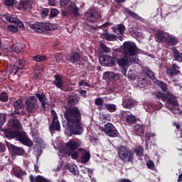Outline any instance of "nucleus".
<instances>
[{"label":"nucleus","instance_id":"56","mask_svg":"<svg viewBox=\"0 0 182 182\" xmlns=\"http://www.w3.org/2000/svg\"><path fill=\"white\" fill-rule=\"evenodd\" d=\"M83 27H84V29H85V31H87L88 32H92V31H93V27H92L87 23H85L83 24Z\"/></svg>","mask_w":182,"mask_h":182},{"label":"nucleus","instance_id":"15","mask_svg":"<svg viewBox=\"0 0 182 182\" xmlns=\"http://www.w3.org/2000/svg\"><path fill=\"white\" fill-rule=\"evenodd\" d=\"M4 136L9 140H12V139H16L18 132L14 129L13 128H4L3 129Z\"/></svg>","mask_w":182,"mask_h":182},{"label":"nucleus","instance_id":"18","mask_svg":"<svg viewBox=\"0 0 182 182\" xmlns=\"http://www.w3.org/2000/svg\"><path fill=\"white\" fill-rule=\"evenodd\" d=\"M122 117H123V120L125 119L126 123L128 124H136V123H137V119H136V116L128 114L127 112L122 113Z\"/></svg>","mask_w":182,"mask_h":182},{"label":"nucleus","instance_id":"53","mask_svg":"<svg viewBox=\"0 0 182 182\" xmlns=\"http://www.w3.org/2000/svg\"><path fill=\"white\" fill-rule=\"evenodd\" d=\"M8 28L10 32H14V33L18 32V27L16 26V24L9 26Z\"/></svg>","mask_w":182,"mask_h":182},{"label":"nucleus","instance_id":"33","mask_svg":"<svg viewBox=\"0 0 182 182\" xmlns=\"http://www.w3.org/2000/svg\"><path fill=\"white\" fill-rule=\"evenodd\" d=\"M102 110H107L110 113H114L116 110V105L105 103L102 107Z\"/></svg>","mask_w":182,"mask_h":182},{"label":"nucleus","instance_id":"20","mask_svg":"<svg viewBox=\"0 0 182 182\" xmlns=\"http://www.w3.org/2000/svg\"><path fill=\"white\" fill-rule=\"evenodd\" d=\"M144 129H146L144 124H136L134 127V133L136 136L141 137V140H143V136H144Z\"/></svg>","mask_w":182,"mask_h":182},{"label":"nucleus","instance_id":"16","mask_svg":"<svg viewBox=\"0 0 182 182\" xmlns=\"http://www.w3.org/2000/svg\"><path fill=\"white\" fill-rule=\"evenodd\" d=\"M54 80L52 82L53 85L57 87V89H60V90H63V85H65V81H63V78L62 77V75L55 74L54 75Z\"/></svg>","mask_w":182,"mask_h":182},{"label":"nucleus","instance_id":"10","mask_svg":"<svg viewBox=\"0 0 182 182\" xmlns=\"http://www.w3.org/2000/svg\"><path fill=\"white\" fill-rule=\"evenodd\" d=\"M51 114L53 116V119L51 121V124L49 126V130L51 133L53 132H60V122L58 119V114H56V111L54 109H51Z\"/></svg>","mask_w":182,"mask_h":182},{"label":"nucleus","instance_id":"29","mask_svg":"<svg viewBox=\"0 0 182 182\" xmlns=\"http://www.w3.org/2000/svg\"><path fill=\"white\" fill-rule=\"evenodd\" d=\"M79 60H80V53L76 51L71 53L70 55V62L75 65V63H76V62H79Z\"/></svg>","mask_w":182,"mask_h":182},{"label":"nucleus","instance_id":"26","mask_svg":"<svg viewBox=\"0 0 182 182\" xmlns=\"http://www.w3.org/2000/svg\"><path fill=\"white\" fill-rule=\"evenodd\" d=\"M178 39L177 38L168 34L166 43V45H168L169 46H176V45H178Z\"/></svg>","mask_w":182,"mask_h":182},{"label":"nucleus","instance_id":"35","mask_svg":"<svg viewBox=\"0 0 182 182\" xmlns=\"http://www.w3.org/2000/svg\"><path fill=\"white\" fill-rule=\"evenodd\" d=\"M115 2H117V5H112V6L110 9L111 12H117L119 9H120V6H122V4L123 2H124L126 0H114Z\"/></svg>","mask_w":182,"mask_h":182},{"label":"nucleus","instance_id":"32","mask_svg":"<svg viewBox=\"0 0 182 182\" xmlns=\"http://www.w3.org/2000/svg\"><path fill=\"white\" fill-rule=\"evenodd\" d=\"M9 125L13 129H21V122L16 119H10Z\"/></svg>","mask_w":182,"mask_h":182},{"label":"nucleus","instance_id":"11","mask_svg":"<svg viewBox=\"0 0 182 182\" xmlns=\"http://www.w3.org/2000/svg\"><path fill=\"white\" fill-rule=\"evenodd\" d=\"M103 131L109 137H118L119 134L116 127L112 123H107Z\"/></svg>","mask_w":182,"mask_h":182},{"label":"nucleus","instance_id":"25","mask_svg":"<svg viewBox=\"0 0 182 182\" xmlns=\"http://www.w3.org/2000/svg\"><path fill=\"white\" fill-rule=\"evenodd\" d=\"M66 146H67L68 149H70V150H71V151H73L76 150V149H79V147L80 146V142L73 141V140H70L66 144Z\"/></svg>","mask_w":182,"mask_h":182},{"label":"nucleus","instance_id":"24","mask_svg":"<svg viewBox=\"0 0 182 182\" xmlns=\"http://www.w3.org/2000/svg\"><path fill=\"white\" fill-rule=\"evenodd\" d=\"M11 49L13 52H16V53H21L23 52L25 45L22 44V43H16L11 46Z\"/></svg>","mask_w":182,"mask_h":182},{"label":"nucleus","instance_id":"12","mask_svg":"<svg viewBox=\"0 0 182 182\" xmlns=\"http://www.w3.org/2000/svg\"><path fill=\"white\" fill-rule=\"evenodd\" d=\"M6 146L10 153L14 156H23L25 154V149L22 147L16 146L8 142H6Z\"/></svg>","mask_w":182,"mask_h":182},{"label":"nucleus","instance_id":"22","mask_svg":"<svg viewBox=\"0 0 182 182\" xmlns=\"http://www.w3.org/2000/svg\"><path fill=\"white\" fill-rule=\"evenodd\" d=\"M103 79L107 82H114L119 79V77L113 72H105L103 75Z\"/></svg>","mask_w":182,"mask_h":182},{"label":"nucleus","instance_id":"1","mask_svg":"<svg viewBox=\"0 0 182 182\" xmlns=\"http://www.w3.org/2000/svg\"><path fill=\"white\" fill-rule=\"evenodd\" d=\"M80 97L77 93H72L68 97L69 107H65L64 117L66 120L63 122V127L69 130L71 135L80 136L83 133V124H82V112L76 104L79 103Z\"/></svg>","mask_w":182,"mask_h":182},{"label":"nucleus","instance_id":"48","mask_svg":"<svg viewBox=\"0 0 182 182\" xmlns=\"http://www.w3.org/2000/svg\"><path fill=\"white\" fill-rule=\"evenodd\" d=\"M104 103H105V101H103V99L100 97L95 99V105H96V106H103Z\"/></svg>","mask_w":182,"mask_h":182},{"label":"nucleus","instance_id":"37","mask_svg":"<svg viewBox=\"0 0 182 182\" xmlns=\"http://www.w3.org/2000/svg\"><path fill=\"white\" fill-rule=\"evenodd\" d=\"M102 36L103 39L108 41H113L116 39V36L114 34H110L109 33H102Z\"/></svg>","mask_w":182,"mask_h":182},{"label":"nucleus","instance_id":"58","mask_svg":"<svg viewBox=\"0 0 182 182\" xmlns=\"http://www.w3.org/2000/svg\"><path fill=\"white\" fill-rule=\"evenodd\" d=\"M80 96H81V97H87V91L85 90H81L80 91Z\"/></svg>","mask_w":182,"mask_h":182},{"label":"nucleus","instance_id":"50","mask_svg":"<svg viewBox=\"0 0 182 182\" xmlns=\"http://www.w3.org/2000/svg\"><path fill=\"white\" fill-rule=\"evenodd\" d=\"M41 15L42 18L45 19V18H48V15H49V9H44L41 11Z\"/></svg>","mask_w":182,"mask_h":182},{"label":"nucleus","instance_id":"45","mask_svg":"<svg viewBox=\"0 0 182 182\" xmlns=\"http://www.w3.org/2000/svg\"><path fill=\"white\" fill-rule=\"evenodd\" d=\"M117 30L120 33V35H123L126 31V26L123 23H119L117 25Z\"/></svg>","mask_w":182,"mask_h":182},{"label":"nucleus","instance_id":"40","mask_svg":"<svg viewBox=\"0 0 182 182\" xmlns=\"http://www.w3.org/2000/svg\"><path fill=\"white\" fill-rule=\"evenodd\" d=\"M144 73H145L146 76L152 79L153 82H154V79H157L156 77V75H155L154 73L149 68L144 70Z\"/></svg>","mask_w":182,"mask_h":182},{"label":"nucleus","instance_id":"43","mask_svg":"<svg viewBox=\"0 0 182 182\" xmlns=\"http://www.w3.org/2000/svg\"><path fill=\"white\" fill-rule=\"evenodd\" d=\"M8 93L3 92L0 94V102H3L4 103H6L9 100Z\"/></svg>","mask_w":182,"mask_h":182},{"label":"nucleus","instance_id":"44","mask_svg":"<svg viewBox=\"0 0 182 182\" xmlns=\"http://www.w3.org/2000/svg\"><path fill=\"white\" fill-rule=\"evenodd\" d=\"M34 97H37V99H38L40 103H42V102L46 101V96L43 93H42V94L36 93Z\"/></svg>","mask_w":182,"mask_h":182},{"label":"nucleus","instance_id":"59","mask_svg":"<svg viewBox=\"0 0 182 182\" xmlns=\"http://www.w3.org/2000/svg\"><path fill=\"white\" fill-rule=\"evenodd\" d=\"M78 157L79 154L77 153V151H73V153L71 154V159H73V160H76Z\"/></svg>","mask_w":182,"mask_h":182},{"label":"nucleus","instance_id":"27","mask_svg":"<svg viewBox=\"0 0 182 182\" xmlns=\"http://www.w3.org/2000/svg\"><path fill=\"white\" fill-rule=\"evenodd\" d=\"M68 168L70 173H71V174H73V176H79V174H80V172L79 171V168H77V166L75 164H69L68 165Z\"/></svg>","mask_w":182,"mask_h":182},{"label":"nucleus","instance_id":"6","mask_svg":"<svg viewBox=\"0 0 182 182\" xmlns=\"http://www.w3.org/2000/svg\"><path fill=\"white\" fill-rule=\"evenodd\" d=\"M26 66V61L23 59L17 60L13 66L10 68V75L12 76H21L23 72H22L23 69H25Z\"/></svg>","mask_w":182,"mask_h":182},{"label":"nucleus","instance_id":"61","mask_svg":"<svg viewBox=\"0 0 182 182\" xmlns=\"http://www.w3.org/2000/svg\"><path fill=\"white\" fill-rule=\"evenodd\" d=\"M113 23L109 22H105L104 24L100 26V29H103V28H109V26H112Z\"/></svg>","mask_w":182,"mask_h":182},{"label":"nucleus","instance_id":"55","mask_svg":"<svg viewBox=\"0 0 182 182\" xmlns=\"http://www.w3.org/2000/svg\"><path fill=\"white\" fill-rule=\"evenodd\" d=\"M146 167L148 168H149L150 170H154V163L153 162V161H149L147 163H146Z\"/></svg>","mask_w":182,"mask_h":182},{"label":"nucleus","instance_id":"47","mask_svg":"<svg viewBox=\"0 0 182 182\" xmlns=\"http://www.w3.org/2000/svg\"><path fill=\"white\" fill-rule=\"evenodd\" d=\"M58 14H59L58 9H52L50 12L49 18H55L58 16Z\"/></svg>","mask_w":182,"mask_h":182},{"label":"nucleus","instance_id":"63","mask_svg":"<svg viewBox=\"0 0 182 182\" xmlns=\"http://www.w3.org/2000/svg\"><path fill=\"white\" fill-rule=\"evenodd\" d=\"M69 2H70V0H60V4L61 6H66V5H68V4H69Z\"/></svg>","mask_w":182,"mask_h":182},{"label":"nucleus","instance_id":"49","mask_svg":"<svg viewBox=\"0 0 182 182\" xmlns=\"http://www.w3.org/2000/svg\"><path fill=\"white\" fill-rule=\"evenodd\" d=\"M6 120V117L4 114H0V129L5 124V121Z\"/></svg>","mask_w":182,"mask_h":182},{"label":"nucleus","instance_id":"42","mask_svg":"<svg viewBox=\"0 0 182 182\" xmlns=\"http://www.w3.org/2000/svg\"><path fill=\"white\" fill-rule=\"evenodd\" d=\"M33 60L36 62H45V60H48V57L46 55H37L33 58Z\"/></svg>","mask_w":182,"mask_h":182},{"label":"nucleus","instance_id":"2","mask_svg":"<svg viewBox=\"0 0 182 182\" xmlns=\"http://www.w3.org/2000/svg\"><path fill=\"white\" fill-rule=\"evenodd\" d=\"M127 58V56L124 55V57L119 59L116 57H112L107 55H101L100 57V62L105 65V66H114V65L117 63L119 68H129L130 66V63Z\"/></svg>","mask_w":182,"mask_h":182},{"label":"nucleus","instance_id":"52","mask_svg":"<svg viewBox=\"0 0 182 182\" xmlns=\"http://www.w3.org/2000/svg\"><path fill=\"white\" fill-rule=\"evenodd\" d=\"M36 182H49V180L46 179V178H44L41 175H38L36 176Z\"/></svg>","mask_w":182,"mask_h":182},{"label":"nucleus","instance_id":"46","mask_svg":"<svg viewBox=\"0 0 182 182\" xmlns=\"http://www.w3.org/2000/svg\"><path fill=\"white\" fill-rule=\"evenodd\" d=\"M128 58H129L128 60L129 62V65H133V63H139V58H137V56L136 55H132Z\"/></svg>","mask_w":182,"mask_h":182},{"label":"nucleus","instance_id":"64","mask_svg":"<svg viewBox=\"0 0 182 182\" xmlns=\"http://www.w3.org/2000/svg\"><path fill=\"white\" fill-rule=\"evenodd\" d=\"M162 107H163V104L161 103H159V105L157 104L154 105V110H160V109H161Z\"/></svg>","mask_w":182,"mask_h":182},{"label":"nucleus","instance_id":"57","mask_svg":"<svg viewBox=\"0 0 182 182\" xmlns=\"http://www.w3.org/2000/svg\"><path fill=\"white\" fill-rule=\"evenodd\" d=\"M101 49H102L103 52H110V48L107 47L105 44L102 43L100 45Z\"/></svg>","mask_w":182,"mask_h":182},{"label":"nucleus","instance_id":"36","mask_svg":"<svg viewBox=\"0 0 182 182\" xmlns=\"http://www.w3.org/2000/svg\"><path fill=\"white\" fill-rule=\"evenodd\" d=\"M4 19H6V21H8V22H11V23L14 24H16V22H18V21L19 20L18 17H16V16H9L8 14L4 15Z\"/></svg>","mask_w":182,"mask_h":182},{"label":"nucleus","instance_id":"34","mask_svg":"<svg viewBox=\"0 0 182 182\" xmlns=\"http://www.w3.org/2000/svg\"><path fill=\"white\" fill-rule=\"evenodd\" d=\"M154 83L159 86L160 89H161L162 92H166L168 89L167 83L160 81L157 79L154 80Z\"/></svg>","mask_w":182,"mask_h":182},{"label":"nucleus","instance_id":"19","mask_svg":"<svg viewBox=\"0 0 182 182\" xmlns=\"http://www.w3.org/2000/svg\"><path fill=\"white\" fill-rule=\"evenodd\" d=\"M122 105L124 109H132L134 107V100L130 97H125L122 99Z\"/></svg>","mask_w":182,"mask_h":182},{"label":"nucleus","instance_id":"13","mask_svg":"<svg viewBox=\"0 0 182 182\" xmlns=\"http://www.w3.org/2000/svg\"><path fill=\"white\" fill-rule=\"evenodd\" d=\"M16 139H18L20 143L27 146V147H32L33 146V142L25 134L18 132Z\"/></svg>","mask_w":182,"mask_h":182},{"label":"nucleus","instance_id":"8","mask_svg":"<svg viewBox=\"0 0 182 182\" xmlns=\"http://www.w3.org/2000/svg\"><path fill=\"white\" fill-rule=\"evenodd\" d=\"M38 100L35 96H31L26 100V109L28 113H36L38 110Z\"/></svg>","mask_w":182,"mask_h":182},{"label":"nucleus","instance_id":"14","mask_svg":"<svg viewBox=\"0 0 182 182\" xmlns=\"http://www.w3.org/2000/svg\"><path fill=\"white\" fill-rule=\"evenodd\" d=\"M180 73V66L176 63H172L166 70V75H168L171 77H174Z\"/></svg>","mask_w":182,"mask_h":182},{"label":"nucleus","instance_id":"3","mask_svg":"<svg viewBox=\"0 0 182 182\" xmlns=\"http://www.w3.org/2000/svg\"><path fill=\"white\" fill-rule=\"evenodd\" d=\"M154 96L158 100H164L165 102H167L168 105H171L172 106L171 111L173 114H176V110H178V101H177V97L170 91L166 92V93L156 92L154 93Z\"/></svg>","mask_w":182,"mask_h":182},{"label":"nucleus","instance_id":"39","mask_svg":"<svg viewBox=\"0 0 182 182\" xmlns=\"http://www.w3.org/2000/svg\"><path fill=\"white\" fill-rule=\"evenodd\" d=\"M21 6L24 11H31V9H32V4H31V1L28 0L22 1Z\"/></svg>","mask_w":182,"mask_h":182},{"label":"nucleus","instance_id":"54","mask_svg":"<svg viewBox=\"0 0 182 182\" xmlns=\"http://www.w3.org/2000/svg\"><path fill=\"white\" fill-rule=\"evenodd\" d=\"M151 137H153V134H150V133H146L145 134V141L146 143H152Z\"/></svg>","mask_w":182,"mask_h":182},{"label":"nucleus","instance_id":"7","mask_svg":"<svg viewBox=\"0 0 182 182\" xmlns=\"http://www.w3.org/2000/svg\"><path fill=\"white\" fill-rule=\"evenodd\" d=\"M123 52L125 56L130 58V56H136V54L139 52V49L136 43L132 41H127L123 44Z\"/></svg>","mask_w":182,"mask_h":182},{"label":"nucleus","instance_id":"51","mask_svg":"<svg viewBox=\"0 0 182 182\" xmlns=\"http://www.w3.org/2000/svg\"><path fill=\"white\" fill-rule=\"evenodd\" d=\"M127 76H128L129 79H131V80H134V79H136V77L134 72H133V70H129V71H128Z\"/></svg>","mask_w":182,"mask_h":182},{"label":"nucleus","instance_id":"4","mask_svg":"<svg viewBox=\"0 0 182 182\" xmlns=\"http://www.w3.org/2000/svg\"><path fill=\"white\" fill-rule=\"evenodd\" d=\"M27 26L37 33H43V32H53L58 29V26L51 23L34 22L30 21L27 23Z\"/></svg>","mask_w":182,"mask_h":182},{"label":"nucleus","instance_id":"38","mask_svg":"<svg viewBox=\"0 0 182 182\" xmlns=\"http://www.w3.org/2000/svg\"><path fill=\"white\" fill-rule=\"evenodd\" d=\"M134 151L137 157H143V154L144 153V149H143V146H139L135 148Z\"/></svg>","mask_w":182,"mask_h":182},{"label":"nucleus","instance_id":"5","mask_svg":"<svg viewBox=\"0 0 182 182\" xmlns=\"http://www.w3.org/2000/svg\"><path fill=\"white\" fill-rule=\"evenodd\" d=\"M118 157L121 159L124 163H129L133 161L134 159V154L130 150V149L122 146L118 149Z\"/></svg>","mask_w":182,"mask_h":182},{"label":"nucleus","instance_id":"30","mask_svg":"<svg viewBox=\"0 0 182 182\" xmlns=\"http://www.w3.org/2000/svg\"><path fill=\"white\" fill-rule=\"evenodd\" d=\"M90 160V151L85 150L81 156V162L83 164L89 163Z\"/></svg>","mask_w":182,"mask_h":182},{"label":"nucleus","instance_id":"21","mask_svg":"<svg viewBox=\"0 0 182 182\" xmlns=\"http://www.w3.org/2000/svg\"><path fill=\"white\" fill-rule=\"evenodd\" d=\"M171 52L173 53V60L175 62H178L179 63H181L182 62V53L178 51L177 48L176 46H173L171 48Z\"/></svg>","mask_w":182,"mask_h":182},{"label":"nucleus","instance_id":"9","mask_svg":"<svg viewBox=\"0 0 182 182\" xmlns=\"http://www.w3.org/2000/svg\"><path fill=\"white\" fill-rule=\"evenodd\" d=\"M85 16V19L92 23L97 22V21L102 18L100 13H99V11L95 9H88L86 11Z\"/></svg>","mask_w":182,"mask_h":182},{"label":"nucleus","instance_id":"23","mask_svg":"<svg viewBox=\"0 0 182 182\" xmlns=\"http://www.w3.org/2000/svg\"><path fill=\"white\" fill-rule=\"evenodd\" d=\"M13 106L14 107V113L16 114H21V112H19V110H22L25 107V105H23V102L21 100H17L13 103Z\"/></svg>","mask_w":182,"mask_h":182},{"label":"nucleus","instance_id":"60","mask_svg":"<svg viewBox=\"0 0 182 182\" xmlns=\"http://www.w3.org/2000/svg\"><path fill=\"white\" fill-rule=\"evenodd\" d=\"M14 4H15L14 0H5V5H6V6H12Z\"/></svg>","mask_w":182,"mask_h":182},{"label":"nucleus","instance_id":"62","mask_svg":"<svg viewBox=\"0 0 182 182\" xmlns=\"http://www.w3.org/2000/svg\"><path fill=\"white\" fill-rule=\"evenodd\" d=\"M16 26L18 28H23V23L21 20H17V22L15 23Z\"/></svg>","mask_w":182,"mask_h":182},{"label":"nucleus","instance_id":"17","mask_svg":"<svg viewBox=\"0 0 182 182\" xmlns=\"http://www.w3.org/2000/svg\"><path fill=\"white\" fill-rule=\"evenodd\" d=\"M168 36V33H164L163 31H158L155 34V41L156 42H158V43H166Z\"/></svg>","mask_w":182,"mask_h":182},{"label":"nucleus","instance_id":"41","mask_svg":"<svg viewBox=\"0 0 182 182\" xmlns=\"http://www.w3.org/2000/svg\"><path fill=\"white\" fill-rule=\"evenodd\" d=\"M125 12L129 16H131V18H134V19H140V16H139L137 14H136L135 12H134L133 11L129 9H125Z\"/></svg>","mask_w":182,"mask_h":182},{"label":"nucleus","instance_id":"28","mask_svg":"<svg viewBox=\"0 0 182 182\" xmlns=\"http://www.w3.org/2000/svg\"><path fill=\"white\" fill-rule=\"evenodd\" d=\"M70 11H72L73 15H74L75 18H79L80 16V14H79V7L76 6V4L70 3L69 4Z\"/></svg>","mask_w":182,"mask_h":182},{"label":"nucleus","instance_id":"31","mask_svg":"<svg viewBox=\"0 0 182 182\" xmlns=\"http://www.w3.org/2000/svg\"><path fill=\"white\" fill-rule=\"evenodd\" d=\"M14 174L17 178H22L26 174V172L22 170L21 167H16L14 169Z\"/></svg>","mask_w":182,"mask_h":182}]
</instances>
